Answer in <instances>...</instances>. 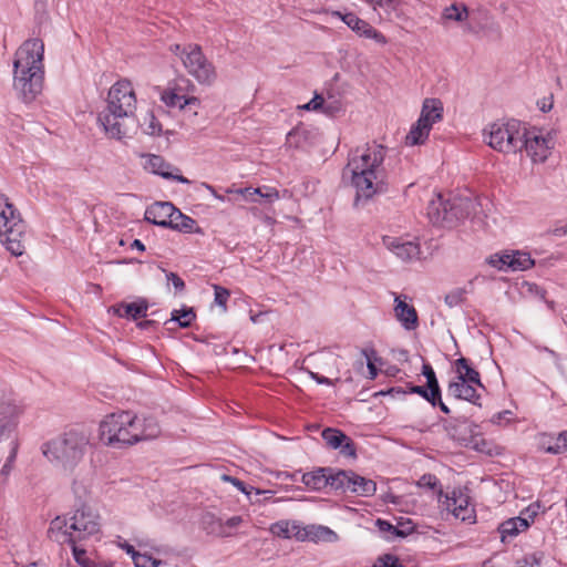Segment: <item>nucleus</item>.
<instances>
[{
	"label": "nucleus",
	"mask_w": 567,
	"mask_h": 567,
	"mask_svg": "<svg viewBox=\"0 0 567 567\" xmlns=\"http://www.w3.org/2000/svg\"><path fill=\"white\" fill-rule=\"evenodd\" d=\"M72 492L75 495V497L82 499L90 495V484L85 483L84 481L75 478L72 482Z\"/></svg>",
	"instance_id": "37998d69"
},
{
	"label": "nucleus",
	"mask_w": 567,
	"mask_h": 567,
	"mask_svg": "<svg viewBox=\"0 0 567 567\" xmlns=\"http://www.w3.org/2000/svg\"><path fill=\"white\" fill-rule=\"evenodd\" d=\"M539 511V503H533L523 509L519 516L508 518L501 523L497 528L501 540L506 543L518 536L520 533L526 532L535 522Z\"/></svg>",
	"instance_id": "f8f14e48"
},
{
	"label": "nucleus",
	"mask_w": 567,
	"mask_h": 567,
	"mask_svg": "<svg viewBox=\"0 0 567 567\" xmlns=\"http://www.w3.org/2000/svg\"><path fill=\"white\" fill-rule=\"evenodd\" d=\"M455 369L457 372L456 379H463L464 381L474 383L476 386L484 389L480 373L468 364L465 358H460L455 361Z\"/></svg>",
	"instance_id": "473e14b6"
},
{
	"label": "nucleus",
	"mask_w": 567,
	"mask_h": 567,
	"mask_svg": "<svg viewBox=\"0 0 567 567\" xmlns=\"http://www.w3.org/2000/svg\"><path fill=\"white\" fill-rule=\"evenodd\" d=\"M542 449L551 454H560L567 451V432L559 433L556 437L542 435Z\"/></svg>",
	"instance_id": "7c9ffc66"
},
{
	"label": "nucleus",
	"mask_w": 567,
	"mask_h": 567,
	"mask_svg": "<svg viewBox=\"0 0 567 567\" xmlns=\"http://www.w3.org/2000/svg\"><path fill=\"white\" fill-rule=\"evenodd\" d=\"M476 385L464 381L463 379H455L449 384V393L456 399L466 400L475 405L481 406V395L476 391Z\"/></svg>",
	"instance_id": "b1692460"
},
{
	"label": "nucleus",
	"mask_w": 567,
	"mask_h": 567,
	"mask_svg": "<svg viewBox=\"0 0 567 567\" xmlns=\"http://www.w3.org/2000/svg\"><path fill=\"white\" fill-rule=\"evenodd\" d=\"M166 278L171 281L177 291H183L185 288L184 280L175 272H166Z\"/></svg>",
	"instance_id": "4d7b16f0"
},
{
	"label": "nucleus",
	"mask_w": 567,
	"mask_h": 567,
	"mask_svg": "<svg viewBox=\"0 0 567 567\" xmlns=\"http://www.w3.org/2000/svg\"><path fill=\"white\" fill-rule=\"evenodd\" d=\"M203 523L207 534L213 535V530L216 528V524L223 522L220 519L215 518L213 515H207L204 517Z\"/></svg>",
	"instance_id": "13d9d810"
},
{
	"label": "nucleus",
	"mask_w": 567,
	"mask_h": 567,
	"mask_svg": "<svg viewBox=\"0 0 567 567\" xmlns=\"http://www.w3.org/2000/svg\"><path fill=\"white\" fill-rule=\"evenodd\" d=\"M329 467H318L302 474L301 482L310 491H321L328 486Z\"/></svg>",
	"instance_id": "bb28decb"
},
{
	"label": "nucleus",
	"mask_w": 567,
	"mask_h": 567,
	"mask_svg": "<svg viewBox=\"0 0 567 567\" xmlns=\"http://www.w3.org/2000/svg\"><path fill=\"white\" fill-rule=\"evenodd\" d=\"M102 517L99 511L83 503L69 514L56 516L50 522L48 536L56 543H73L99 537L102 533Z\"/></svg>",
	"instance_id": "39448f33"
},
{
	"label": "nucleus",
	"mask_w": 567,
	"mask_h": 567,
	"mask_svg": "<svg viewBox=\"0 0 567 567\" xmlns=\"http://www.w3.org/2000/svg\"><path fill=\"white\" fill-rule=\"evenodd\" d=\"M384 247L403 261L417 259L421 255V247L415 239L384 236Z\"/></svg>",
	"instance_id": "dca6fc26"
},
{
	"label": "nucleus",
	"mask_w": 567,
	"mask_h": 567,
	"mask_svg": "<svg viewBox=\"0 0 567 567\" xmlns=\"http://www.w3.org/2000/svg\"><path fill=\"white\" fill-rule=\"evenodd\" d=\"M91 445V435L84 429H71L45 442L41 450L44 457L64 472H73Z\"/></svg>",
	"instance_id": "423d86ee"
},
{
	"label": "nucleus",
	"mask_w": 567,
	"mask_h": 567,
	"mask_svg": "<svg viewBox=\"0 0 567 567\" xmlns=\"http://www.w3.org/2000/svg\"><path fill=\"white\" fill-rule=\"evenodd\" d=\"M443 103L441 100L435 97H427L422 103L421 113L419 116V121L429 125V127H433L435 123H439L443 118Z\"/></svg>",
	"instance_id": "5701e85b"
},
{
	"label": "nucleus",
	"mask_w": 567,
	"mask_h": 567,
	"mask_svg": "<svg viewBox=\"0 0 567 567\" xmlns=\"http://www.w3.org/2000/svg\"><path fill=\"white\" fill-rule=\"evenodd\" d=\"M471 206V200L466 198L450 200L444 199L441 194H436L429 203L427 216L435 225L453 227L468 215Z\"/></svg>",
	"instance_id": "9d476101"
},
{
	"label": "nucleus",
	"mask_w": 567,
	"mask_h": 567,
	"mask_svg": "<svg viewBox=\"0 0 567 567\" xmlns=\"http://www.w3.org/2000/svg\"><path fill=\"white\" fill-rule=\"evenodd\" d=\"M159 435L161 426L156 419L128 410L106 414L97 430L101 444L114 450L127 449Z\"/></svg>",
	"instance_id": "f257e3e1"
},
{
	"label": "nucleus",
	"mask_w": 567,
	"mask_h": 567,
	"mask_svg": "<svg viewBox=\"0 0 567 567\" xmlns=\"http://www.w3.org/2000/svg\"><path fill=\"white\" fill-rule=\"evenodd\" d=\"M229 527L226 523H217L216 528L213 530V535L217 537H230L231 533L229 532Z\"/></svg>",
	"instance_id": "052dcab7"
},
{
	"label": "nucleus",
	"mask_w": 567,
	"mask_h": 567,
	"mask_svg": "<svg viewBox=\"0 0 567 567\" xmlns=\"http://www.w3.org/2000/svg\"><path fill=\"white\" fill-rule=\"evenodd\" d=\"M373 567H405L403 566L399 558L394 557V556H391V555H385L384 557H381L379 558Z\"/></svg>",
	"instance_id": "8fccbe9b"
},
{
	"label": "nucleus",
	"mask_w": 567,
	"mask_h": 567,
	"mask_svg": "<svg viewBox=\"0 0 567 567\" xmlns=\"http://www.w3.org/2000/svg\"><path fill=\"white\" fill-rule=\"evenodd\" d=\"M147 308L148 306L145 300H138L131 303H120L117 306H113L110 308V311L121 318L136 320L146 316Z\"/></svg>",
	"instance_id": "393cba45"
},
{
	"label": "nucleus",
	"mask_w": 567,
	"mask_h": 567,
	"mask_svg": "<svg viewBox=\"0 0 567 567\" xmlns=\"http://www.w3.org/2000/svg\"><path fill=\"white\" fill-rule=\"evenodd\" d=\"M133 563L135 567H159L163 564L161 559H156L146 553H138Z\"/></svg>",
	"instance_id": "79ce46f5"
},
{
	"label": "nucleus",
	"mask_w": 567,
	"mask_h": 567,
	"mask_svg": "<svg viewBox=\"0 0 567 567\" xmlns=\"http://www.w3.org/2000/svg\"><path fill=\"white\" fill-rule=\"evenodd\" d=\"M341 110V105L339 102H331V103H328L326 102L324 103V106L322 109L323 113L326 114H334L336 112H339Z\"/></svg>",
	"instance_id": "e2e57ef3"
},
{
	"label": "nucleus",
	"mask_w": 567,
	"mask_h": 567,
	"mask_svg": "<svg viewBox=\"0 0 567 567\" xmlns=\"http://www.w3.org/2000/svg\"><path fill=\"white\" fill-rule=\"evenodd\" d=\"M377 484L372 480L360 476L353 472V477L350 481L349 492L359 496L369 497L374 495Z\"/></svg>",
	"instance_id": "c756f323"
},
{
	"label": "nucleus",
	"mask_w": 567,
	"mask_h": 567,
	"mask_svg": "<svg viewBox=\"0 0 567 567\" xmlns=\"http://www.w3.org/2000/svg\"><path fill=\"white\" fill-rule=\"evenodd\" d=\"M195 318L196 315L192 308H182L173 310L169 322H177L179 327L187 328ZM166 323H168V321Z\"/></svg>",
	"instance_id": "f704fd0d"
},
{
	"label": "nucleus",
	"mask_w": 567,
	"mask_h": 567,
	"mask_svg": "<svg viewBox=\"0 0 567 567\" xmlns=\"http://www.w3.org/2000/svg\"><path fill=\"white\" fill-rule=\"evenodd\" d=\"M394 296V316L405 330H415L419 327V316L415 308L408 302L406 295Z\"/></svg>",
	"instance_id": "a211bd4d"
},
{
	"label": "nucleus",
	"mask_w": 567,
	"mask_h": 567,
	"mask_svg": "<svg viewBox=\"0 0 567 567\" xmlns=\"http://www.w3.org/2000/svg\"><path fill=\"white\" fill-rule=\"evenodd\" d=\"M460 421L455 420V421H447L445 424H444V429L445 431L447 432V434L453 439V440H457V441H461V440H464V437H462L457 431V423Z\"/></svg>",
	"instance_id": "5fc2aeb1"
},
{
	"label": "nucleus",
	"mask_w": 567,
	"mask_h": 567,
	"mask_svg": "<svg viewBox=\"0 0 567 567\" xmlns=\"http://www.w3.org/2000/svg\"><path fill=\"white\" fill-rule=\"evenodd\" d=\"M270 533L279 538L290 539L295 538L299 540V535H301L302 526L297 522L291 520H279L274 523L269 527Z\"/></svg>",
	"instance_id": "cd10ccee"
},
{
	"label": "nucleus",
	"mask_w": 567,
	"mask_h": 567,
	"mask_svg": "<svg viewBox=\"0 0 567 567\" xmlns=\"http://www.w3.org/2000/svg\"><path fill=\"white\" fill-rule=\"evenodd\" d=\"M120 547L123 550H125L132 557L133 560H134V557L140 553V551H136L134 549V547L132 545H130L128 543H121Z\"/></svg>",
	"instance_id": "0e129e2a"
},
{
	"label": "nucleus",
	"mask_w": 567,
	"mask_h": 567,
	"mask_svg": "<svg viewBox=\"0 0 567 567\" xmlns=\"http://www.w3.org/2000/svg\"><path fill=\"white\" fill-rule=\"evenodd\" d=\"M439 502L442 507L452 513L455 518L463 522L474 519V508L470 504L468 495L462 489H453L451 493L439 492Z\"/></svg>",
	"instance_id": "4468645a"
},
{
	"label": "nucleus",
	"mask_w": 567,
	"mask_h": 567,
	"mask_svg": "<svg viewBox=\"0 0 567 567\" xmlns=\"http://www.w3.org/2000/svg\"><path fill=\"white\" fill-rule=\"evenodd\" d=\"M468 18L470 11L466 4L454 2L442 10L439 21L443 27H449L452 23L463 25L467 22Z\"/></svg>",
	"instance_id": "4be33fe9"
},
{
	"label": "nucleus",
	"mask_w": 567,
	"mask_h": 567,
	"mask_svg": "<svg viewBox=\"0 0 567 567\" xmlns=\"http://www.w3.org/2000/svg\"><path fill=\"white\" fill-rule=\"evenodd\" d=\"M322 439L328 446L331 449H339L344 440H347V435L340 430L327 427L322 431Z\"/></svg>",
	"instance_id": "c9c22d12"
},
{
	"label": "nucleus",
	"mask_w": 567,
	"mask_h": 567,
	"mask_svg": "<svg viewBox=\"0 0 567 567\" xmlns=\"http://www.w3.org/2000/svg\"><path fill=\"white\" fill-rule=\"evenodd\" d=\"M143 168L152 174L159 175L165 179L176 181L183 184L190 182L179 174V169L167 164L163 157L154 154L143 155Z\"/></svg>",
	"instance_id": "f3484780"
},
{
	"label": "nucleus",
	"mask_w": 567,
	"mask_h": 567,
	"mask_svg": "<svg viewBox=\"0 0 567 567\" xmlns=\"http://www.w3.org/2000/svg\"><path fill=\"white\" fill-rule=\"evenodd\" d=\"M136 95L128 80H120L109 90L106 107L99 114L97 121L105 135L122 140L131 135L136 126Z\"/></svg>",
	"instance_id": "20e7f679"
},
{
	"label": "nucleus",
	"mask_w": 567,
	"mask_h": 567,
	"mask_svg": "<svg viewBox=\"0 0 567 567\" xmlns=\"http://www.w3.org/2000/svg\"><path fill=\"white\" fill-rule=\"evenodd\" d=\"M44 43L41 39H28L13 56L12 86L18 99L30 104L42 93L44 86Z\"/></svg>",
	"instance_id": "7ed1b4c3"
},
{
	"label": "nucleus",
	"mask_w": 567,
	"mask_h": 567,
	"mask_svg": "<svg viewBox=\"0 0 567 567\" xmlns=\"http://www.w3.org/2000/svg\"><path fill=\"white\" fill-rule=\"evenodd\" d=\"M422 373L426 378V386L430 390V396L440 398L441 389L433 368L425 363L422 367Z\"/></svg>",
	"instance_id": "4c0bfd02"
},
{
	"label": "nucleus",
	"mask_w": 567,
	"mask_h": 567,
	"mask_svg": "<svg viewBox=\"0 0 567 567\" xmlns=\"http://www.w3.org/2000/svg\"><path fill=\"white\" fill-rule=\"evenodd\" d=\"M175 206L169 202H156L145 210L144 218L151 224L168 228Z\"/></svg>",
	"instance_id": "aec40b11"
},
{
	"label": "nucleus",
	"mask_w": 567,
	"mask_h": 567,
	"mask_svg": "<svg viewBox=\"0 0 567 567\" xmlns=\"http://www.w3.org/2000/svg\"><path fill=\"white\" fill-rule=\"evenodd\" d=\"M374 11H383L385 20L406 22L410 17L404 11V0H364Z\"/></svg>",
	"instance_id": "6ab92c4d"
},
{
	"label": "nucleus",
	"mask_w": 567,
	"mask_h": 567,
	"mask_svg": "<svg viewBox=\"0 0 567 567\" xmlns=\"http://www.w3.org/2000/svg\"><path fill=\"white\" fill-rule=\"evenodd\" d=\"M341 453L346 456H354L355 455V447L353 442L350 437L347 436V440L342 443V445L339 447Z\"/></svg>",
	"instance_id": "bf43d9fd"
},
{
	"label": "nucleus",
	"mask_w": 567,
	"mask_h": 567,
	"mask_svg": "<svg viewBox=\"0 0 567 567\" xmlns=\"http://www.w3.org/2000/svg\"><path fill=\"white\" fill-rule=\"evenodd\" d=\"M168 228L185 234H203V229L197 225V221L192 217L184 215L176 207Z\"/></svg>",
	"instance_id": "a878e982"
},
{
	"label": "nucleus",
	"mask_w": 567,
	"mask_h": 567,
	"mask_svg": "<svg viewBox=\"0 0 567 567\" xmlns=\"http://www.w3.org/2000/svg\"><path fill=\"white\" fill-rule=\"evenodd\" d=\"M411 393H415L424 398L427 402H430L433 406L436 405V401H440V398L430 396V390L424 386L414 385L410 389Z\"/></svg>",
	"instance_id": "3c124183"
},
{
	"label": "nucleus",
	"mask_w": 567,
	"mask_h": 567,
	"mask_svg": "<svg viewBox=\"0 0 567 567\" xmlns=\"http://www.w3.org/2000/svg\"><path fill=\"white\" fill-rule=\"evenodd\" d=\"M306 540L315 543H337L339 536L328 526L311 524L302 526L301 535H299V542Z\"/></svg>",
	"instance_id": "412c9836"
},
{
	"label": "nucleus",
	"mask_w": 567,
	"mask_h": 567,
	"mask_svg": "<svg viewBox=\"0 0 567 567\" xmlns=\"http://www.w3.org/2000/svg\"><path fill=\"white\" fill-rule=\"evenodd\" d=\"M227 192L239 194L244 197L245 200L250 202V203L258 202L257 193H260L259 188H251V187L239 188V189H228Z\"/></svg>",
	"instance_id": "49530a36"
},
{
	"label": "nucleus",
	"mask_w": 567,
	"mask_h": 567,
	"mask_svg": "<svg viewBox=\"0 0 567 567\" xmlns=\"http://www.w3.org/2000/svg\"><path fill=\"white\" fill-rule=\"evenodd\" d=\"M553 96L544 97L537 102V105L540 111L548 112L553 109Z\"/></svg>",
	"instance_id": "680f3d73"
},
{
	"label": "nucleus",
	"mask_w": 567,
	"mask_h": 567,
	"mask_svg": "<svg viewBox=\"0 0 567 567\" xmlns=\"http://www.w3.org/2000/svg\"><path fill=\"white\" fill-rule=\"evenodd\" d=\"M221 481L224 482H227V483H230L233 484L236 488H238L241 493H244L245 495H247L248 497H250V494L252 492H255L257 495H260V494H266V493H271L270 491H262V489H259V488H255V487H247L244 482H241L240 480L236 478V477H233L230 475H227V474H223L220 476Z\"/></svg>",
	"instance_id": "a19ab883"
},
{
	"label": "nucleus",
	"mask_w": 567,
	"mask_h": 567,
	"mask_svg": "<svg viewBox=\"0 0 567 567\" xmlns=\"http://www.w3.org/2000/svg\"><path fill=\"white\" fill-rule=\"evenodd\" d=\"M540 561L542 555L530 554L519 559L515 567H540Z\"/></svg>",
	"instance_id": "a18cd8bd"
},
{
	"label": "nucleus",
	"mask_w": 567,
	"mask_h": 567,
	"mask_svg": "<svg viewBox=\"0 0 567 567\" xmlns=\"http://www.w3.org/2000/svg\"><path fill=\"white\" fill-rule=\"evenodd\" d=\"M215 303L223 308L226 311V303L229 298V291L226 288L215 285Z\"/></svg>",
	"instance_id": "de8ad7c7"
},
{
	"label": "nucleus",
	"mask_w": 567,
	"mask_h": 567,
	"mask_svg": "<svg viewBox=\"0 0 567 567\" xmlns=\"http://www.w3.org/2000/svg\"><path fill=\"white\" fill-rule=\"evenodd\" d=\"M142 131L151 136H157L162 132V125L152 112H147L141 121Z\"/></svg>",
	"instance_id": "e433bc0d"
},
{
	"label": "nucleus",
	"mask_w": 567,
	"mask_h": 567,
	"mask_svg": "<svg viewBox=\"0 0 567 567\" xmlns=\"http://www.w3.org/2000/svg\"><path fill=\"white\" fill-rule=\"evenodd\" d=\"M377 524L379 525L381 530H390L394 528L390 523L385 520L378 519Z\"/></svg>",
	"instance_id": "338daca9"
},
{
	"label": "nucleus",
	"mask_w": 567,
	"mask_h": 567,
	"mask_svg": "<svg viewBox=\"0 0 567 567\" xmlns=\"http://www.w3.org/2000/svg\"><path fill=\"white\" fill-rule=\"evenodd\" d=\"M523 150L534 164L544 163L555 146L553 132L524 127Z\"/></svg>",
	"instance_id": "9b49d317"
},
{
	"label": "nucleus",
	"mask_w": 567,
	"mask_h": 567,
	"mask_svg": "<svg viewBox=\"0 0 567 567\" xmlns=\"http://www.w3.org/2000/svg\"><path fill=\"white\" fill-rule=\"evenodd\" d=\"M524 127L516 120L491 123L483 130L484 142L499 153L516 154L523 151Z\"/></svg>",
	"instance_id": "6e6552de"
},
{
	"label": "nucleus",
	"mask_w": 567,
	"mask_h": 567,
	"mask_svg": "<svg viewBox=\"0 0 567 567\" xmlns=\"http://www.w3.org/2000/svg\"><path fill=\"white\" fill-rule=\"evenodd\" d=\"M553 234L556 235V236H564V235H567V223L561 226V227H557L553 230Z\"/></svg>",
	"instance_id": "774afa93"
},
{
	"label": "nucleus",
	"mask_w": 567,
	"mask_h": 567,
	"mask_svg": "<svg viewBox=\"0 0 567 567\" xmlns=\"http://www.w3.org/2000/svg\"><path fill=\"white\" fill-rule=\"evenodd\" d=\"M431 127L427 124L422 123L421 121H416L410 128L409 133L405 136L404 143L408 146H416L423 145L431 132Z\"/></svg>",
	"instance_id": "c85d7f7f"
},
{
	"label": "nucleus",
	"mask_w": 567,
	"mask_h": 567,
	"mask_svg": "<svg viewBox=\"0 0 567 567\" xmlns=\"http://www.w3.org/2000/svg\"><path fill=\"white\" fill-rule=\"evenodd\" d=\"M508 261H509V250L493 254L486 259V262L491 267H493L499 271H508L509 270Z\"/></svg>",
	"instance_id": "ea45409f"
},
{
	"label": "nucleus",
	"mask_w": 567,
	"mask_h": 567,
	"mask_svg": "<svg viewBox=\"0 0 567 567\" xmlns=\"http://www.w3.org/2000/svg\"><path fill=\"white\" fill-rule=\"evenodd\" d=\"M324 99L320 94H315V96L306 104L301 105V110L306 111H319L322 110L324 106Z\"/></svg>",
	"instance_id": "09e8293b"
},
{
	"label": "nucleus",
	"mask_w": 567,
	"mask_h": 567,
	"mask_svg": "<svg viewBox=\"0 0 567 567\" xmlns=\"http://www.w3.org/2000/svg\"><path fill=\"white\" fill-rule=\"evenodd\" d=\"M331 16L341 19L360 38L373 40L381 45L388 43V39L382 32L353 12L341 13L340 11H331Z\"/></svg>",
	"instance_id": "2eb2a0df"
},
{
	"label": "nucleus",
	"mask_w": 567,
	"mask_h": 567,
	"mask_svg": "<svg viewBox=\"0 0 567 567\" xmlns=\"http://www.w3.org/2000/svg\"><path fill=\"white\" fill-rule=\"evenodd\" d=\"M243 522V518L240 516H233L228 518L225 523L229 528H235L239 526Z\"/></svg>",
	"instance_id": "69168bd1"
},
{
	"label": "nucleus",
	"mask_w": 567,
	"mask_h": 567,
	"mask_svg": "<svg viewBox=\"0 0 567 567\" xmlns=\"http://www.w3.org/2000/svg\"><path fill=\"white\" fill-rule=\"evenodd\" d=\"M439 484L436 476L432 474H425L417 481V486L426 488H435Z\"/></svg>",
	"instance_id": "603ef678"
},
{
	"label": "nucleus",
	"mask_w": 567,
	"mask_h": 567,
	"mask_svg": "<svg viewBox=\"0 0 567 567\" xmlns=\"http://www.w3.org/2000/svg\"><path fill=\"white\" fill-rule=\"evenodd\" d=\"M260 193H257V197L265 199L267 203L271 204L280 198L279 192L269 186L258 187Z\"/></svg>",
	"instance_id": "c03bdc74"
},
{
	"label": "nucleus",
	"mask_w": 567,
	"mask_h": 567,
	"mask_svg": "<svg viewBox=\"0 0 567 567\" xmlns=\"http://www.w3.org/2000/svg\"><path fill=\"white\" fill-rule=\"evenodd\" d=\"M534 259L528 252L520 250H509V270L523 271L534 266Z\"/></svg>",
	"instance_id": "72a5a7b5"
},
{
	"label": "nucleus",
	"mask_w": 567,
	"mask_h": 567,
	"mask_svg": "<svg viewBox=\"0 0 567 567\" xmlns=\"http://www.w3.org/2000/svg\"><path fill=\"white\" fill-rule=\"evenodd\" d=\"M307 372L310 375V378L319 384L333 385L336 384V382L340 381V378H336L334 380H332L309 370H307Z\"/></svg>",
	"instance_id": "6e6d98bb"
},
{
	"label": "nucleus",
	"mask_w": 567,
	"mask_h": 567,
	"mask_svg": "<svg viewBox=\"0 0 567 567\" xmlns=\"http://www.w3.org/2000/svg\"><path fill=\"white\" fill-rule=\"evenodd\" d=\"M82 542L83 540H74L73 543L65 544L71 547L73 557L79 565L82 567H92L93 563L90 560L85 547L79 544Z\"/></svg>",
	"instance_id": "58836bf2"
},
{
	"label": "nucleus",
	"mask_w": 567,
	"mask_h": 567,
	"mask_svg": "<svg viewBox=\"0 0 567 567\" xmlns=\"http://www.w3.org/2000/svg\"><path fill=\"white\" fill-rule=\"evenodd\" d=\"M385 156V147L377 143L365 144L350 154L346 172L355 188V202L368 200L386 190Z\"/></svg>",
	"instance_id": "f03ea898"
},
{
	"label": "nucleus",
	"mask_w": 567,
	"mask_h": 567,
	"mask_svg": "<svg viewBox=\"0 0 567 567\" xmlns=\"http://www.w3.org/2000/svg\"><path fill=\"white\" fill-rule=\"evenodd\" d=\"M464 292L462 290H455L445 296V303L449 307L457 306L463 300Z\"/></svg>",
	"instance_id": "864d4df0"
},
{
	"label": "nucleus",
	"mask_w": 567,
	"mask_h": 567,
	"mask_svg": "<svg viewBox=\"0 0 567 567\" xmlns=\"http://www.w3.org/2000/svg\"><path fill=\"white\" fill-rule=\"evenodd\" d=\"M171 51L177 55L185 70L202 85H213L217 80L215 65L205 56L202 48L195 43L184 47L174 44Z\"/></svg>",
	"instance_id": "1a4fd4ad"
},
{
	"label": "nucleus",
	"mask_w": 567,
	"mask_h": 567,
	"mask_svg": "<svg viewBox=\"0 0 567 567\" xmlns=\"http://www.w3.org/2000/svg\"><path fill=\"white\" fill-rule=\"evenodd\" d=\"M183 83L189 84V81L179 78L169 82L168 85L161 91V101L169 109L185 110L187 106L199 107L198 97L188 95Z\"/></svg>",
	"instance_id": "ddd939ff"
},
{
	"label": "nucleus",
	"mask_w": 567,
	"mask_h": 567,
	"mask_svg": "<svg viewBox=\"0 0 567 567\" xmlns=\"http://www.w3.org/2000/svg\"><path fill=\"white\" fill-rule=\"evenodd\" d=\"M0 241L13 256H22L25 250V224L6 195H0Z\"/></svg>",
	"instance_id": "0eeeda50"
},
{
	"label": "nucleus",
	"mask_w": 567,
	"mask_h": 567,
	"mask_svg": "<svg viewBox=\"0 0 567 567\" xmlns=\"http://www.w3.org/2000/svg\"><path fill=\"white\" fill-rule=\"evenodd\" d=\"M353 477L352 471H337L334 472L332 468H329L328 474V486L332 489L349 492L350 481Z\"/></svg>",
	"instance_id": "2f4dec72"
}]
</instances>
